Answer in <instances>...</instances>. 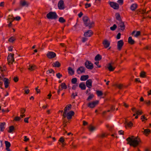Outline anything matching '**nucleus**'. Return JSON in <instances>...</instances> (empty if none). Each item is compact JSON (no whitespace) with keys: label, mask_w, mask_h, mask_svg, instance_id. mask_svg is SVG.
Returning a JSON list of instances; mask_svg holds the SVG:
<instances>
[{"label":"nucleus","mask_w":151,"mask_h":151,"mask_svg":"<svg viewBox=\"0 0 151 151\" xmlns=\"http://www.w3.org/2000/svg\"><path fill=\"white\" fill-rule=\"evenodd\" d=\"M126 140L128 142L127 144L134 147H137L141 142L140 139L138 137H134V136L129 137L126 139Z\"/></svg>","instance_id":"1"},{"label":"nucleus","mask_w":151,"mask_h":151,"mask_svg":"<svg viewBox=\"0 0 151 151\" xmlns=\"http://www.w3.org/2000/svg\"><path fill=\"white\" fill-rule=\"evenodd\" d=\"M83 20L86 26H88L89 29L94 26V22H91L90 20L87 17H84L83 18Z\"/></svg>","instance_id":"2"},{"label":"nucleus","mask_w":151,"mask_h":151,"mask_svg":"<svg viewBox=\"0 0 151 151\" xmlns=\"http://www.w3.org/2000/svg\"><path fill=\"white\" fill-rule=\"evenodd\" d=\"M46 17L48 19H55L57 18L58 16L55 12H50L47 14Z\"/></svg>","instance_id":"3"},{"label":"nucleus","mask_w":151,"mask_h":151,"mask_svg":"<svg viewBox=\"0 0 151 151\" xmlns=\"http://www.w3.org/2000/svg\"><path fill=\"white\" fill-rule=\"evenodd\" d=\"M72 106L71 104H69L67 105L66 107L64 109V111L63 113V119L65 118L67 116V112L68 111L70 110Z\"/></svg>","instance_id":"4"},{"label":"nucleus","mask_w":151,"mask_h":151,"mask_svg":"<svg viewBox=\"0 0 151 151\" xmlns=\"http://www.w3.org/2000/svg\"><path fill=\"white\" fill-rule=\"evenodd\" d=\"M116 23L118 24V28L122 31H123L125 29L124 22L121 20L116 22Z\"/></svg>","instance_id":"5"},{"label":"nucleus","mask_w":151,"mask_h":151,"mask_svg":"<svg viewBox=\"0 0 151 151\" xmlns=\"http://www.w3.org/2000/svg\"><path fill=\"white\" fill-rule=\"evenodd\" d=\"M85 65L88 69L92 70L93 68V64L90 61L86 60L85 63Z\"/></svg>","instance_id":"6"},{"label":"nucleus","mask_w":151,"mask_h":151,"mask_svg":"<svg viewBox=\"0 0 151 151\" xmlns=\"http://www.w3.org/2000/svg\"><path fill=\"white\" fill-rule=\"evenodd\" d=\"M14 54L10 53L7 57V59L8 61V64L10 65V63H12L14 61Z\"/></svg>","instance_id":"7"},{"label":"nucleus","mask_w":151,"mask_h":151,"mask_svg":"<svg viewBox=\"0 0 151 151\" xmlns=\"http://www.w3.org/2000/svg\"><path fill=\"white\" fill-rule=\"evenodd\" d=\"M85 68L83 66H80L77 70L76 72L78 74H79L82 73H85L86 71Z\"/></svg>","instance_id":"8"},{"label":"nucleus","mask_w":151,"mask_h":151,"mask_svg":"<svg viewBox=\"0 0 151 151\" xmlns=\"http://www.w3.org/2000/svg\"><path fill=\"white\" fill-rule=\"evenodd\" d=\"M99 103V101H96L92 102L89 103L88 104V106L91 108H93L95 107Z\"/></svg>","instance_id":"9"},{"label":"nucleus","mask_w":151,"mask_h":151,"mask_svg":"<svg viewBox=\"0 0 151 151\" xmlns=\"http://www.w3.org/2000/svg\"><path fill=\"white\" fill-rule=\"evenodd\" d=\"M114 63L111 62L108 63L107 65V68L109 71H113L114 70L115 67H113L112 65H113Z\"/></svg>","instance_id":"10"},{"label":"nucleus","mask_w":151,"mask_h":151,"mask_svg":"<svg viewBox=\"0 0 151 151\" xmlns=\"http://www.w3.org/2000/svg\"><path fill=\"white\" fill-rule=\"evenodd\" d=\"M117 44V49L118 50H120L124 44L123 40H121L119 41Z\"/></svg>","instance_id":"11"},{"label":"nucleus","mask_w":151,"mask_h":151,"mask_svg":"<svg viewBox=\"0 0 151 151\" xmlns=\"http://www.w3.org/2000/svg\"><path fill=\"white\" fill-rule=\"evenodd\" d=\"M47 56L48 58L52 59L55 58L56 56V54L53 52H50L47 54Z\"/></svg>","instance_id":"12"},{"label":"nucleus","mask_w":151,"mask_h":151,"mask_svg":"<svg viewBox=\"0 0 151 151\" xmlns=\"http://www.w3.org/2000/svg\"><path fill=\"white\" fill-rule=\"evenodd\" d=\"M109 4L110 6L114 9H117L119 8V5L117 3L110 2Z\"/></svg>","instance_id":"13"},{"label":"nucleus","mask_w":151,"mask_h":151,"mask_svg":"<svg viewBox=\"0 0 151 151\" xmlns=\"http://www.w3.org/2000/svg\"><path fill=\"white\" fill-rule=\"evenodd\" d=\"M58 6L60 9H64V2L63 0H60L59 2Z\"/></svg>","instance_id":"14"},{"label":"nucleus","mask_w":151,"mask_h":151,"mask_svg":"<svg viewBox=\"0 0 151 151\" xmlns=\"http://www.w3.org/2000/svg\"><path fill=\"white\" fill-rule=\"evenodd\" d=\"M66 114L67 118L68 119H71L72 116L74 114V112L73 111H71Z\"/></svg>","instance_id":"15"},{"label":"nucleus","mask_w":151,"mask_h":151,"mask_svg":"<svg viewBox=\"0 0 151 151\" xmlns=\"http://www.w3.org/2000/svg\"><path fill=\"white\" fill-rule=\"evenodd\" d=\"M92 81L91 79L88 80L86 82V85L87 87L89 88H91L92 86Z\"/></svg>","instance_id":"16"},{"label":"nucleus","mask_w":151,"mask_h":151,"mask_svg":"<svg viewBox=\"0 0 151 151\" xmlns=\"http://www.w3.org/2000/svg\"><path fill=\"white\" fill-rule=\"evenodd\" d=\"M6 148V149L7 151H11L9 147L11 146V144L8 141H5Z\"/></svg>","instance_id":"17"},{"label":"nucleus","mask_w":151,"mask_h":151,"mask_svg":"<svg viewBox=\"0 0 151 151\" xmlns=\"http://www.w3.org/2000/svg\"><path fill=\"white\" fill-rule=\"evenodd\" d=\"M103 44L104 47L106 48L109 47L110 45V42L106 40L104 41Z\"/></svg>","instance_id":"18"},{"label":"nucleus","mask_w":151,"mask_h":151,"mask_svg":"<svg viewBox=\"0 0 151 151\" xmlns=\"http://www.w3.org/2000/svg\"><path fill=\"white\" fill-rule=\"evenodd\" d=\"M3 81L4 82L5 88H7L9 86V79L5 78H4Z\"/></svg>","instance_id":"19"},{"label":"nucleus","mask_w":151,"mask_h":151,"mask_svg":"<svg viewBox=\"0 0 151 151\" xmlns=\"http://www.w3.org/2000/svg\"><path fill=\"white\" fill-rule=\"evenodd\" d=\"M93 34V32L91 30H88L85 32L84 34V36L86 37H90Z\"/></svg>","instance_id":"20"},{"label":"nucleus","mask_w":151,"mask_h":151,"mask_svg":"<svg viewBox=\"0 0 151 151\" xmlns=\"http://www.w3.org/2000/svg\"><path fill=\"white\" fill-rule=\"evenodd\" d=\"M138 5L137 4L134 3L132 4L130 6V9L132 11H135L137 8Z\"/></svg>","instance_id":"21"},{"label":"nucleus","mask_w":151,"mask_h":151,"mask_svg":"<svg viewBox=\"0 0 151 151\" xmlns=\"http://www.w3.org/2000/svg\"><path fill=\"white\" fill-rule=\"evenodd\" d=\"M79 87L82 90H85L86 89V86L84 83H81L79 85Z\"/></svg>","instance_id":"22"},{"label":"nucleus","mask_w":151,"mask_h":151,"mask_svg":"<svg viewBox=\"0 0 151 151\" xmlns=\"http://www.w3.org/2000/svg\"><path fill=\"white\" fill-rule=\"evenodd\" d=\"M5 123L4 122H1L0 124V131L3 132L5 129L4 126Z\"/></svg>","instance_id":"23"},{"label":"nucleus","mask_w":151,"mask_h":151,"mask_svg":"<svg viewBox=\"0 0 151 151\" xmlns=\"http://www.w3.org/2000/svg\"><path fill=\"white\" fill-rule=\"evenodd\" d=\"M52 66L55 67L59 68L61 65L60 63L58 61H56L52 64Z\"/></svg>","instance_id":"24"},{"label":"nucleus","mask_w":151,"mask_h":151,"mask_svg":"<svg viewBox=\"0 0 151 151\" xmlns=\"http://www.w3.org/2000/svg\"><path fill=\"white\" fill-rule=\"evenodd\" d=\"M88 75H83L81 76L80 79L82 81H85L88 79Z\"/></svg>","instance_id":"25"},{"label":"nucleus","mask_w":151,"mask_h":151,"mask_svg":"<svg viewBox=\"0 0 151 151\" xmlns=\"http://www.w3.org/2000/svg\"><path fill=\"white\" fill-rule=\"evenodd\" d=\"M128 42L129 44L133 45L135 41L132 39V37H129L128 39Z\"/></svg>","instance_id":"26"},{"label":"nucleus","mask_w":151,"mask_h":151,"mask_svg":"<svg viewBox=\"0 0 151 151\" xmlns=\"http://www.w3.org/2000/svg\"><path fill=\"white\" fill-rule=\"evenodd\" d=\"M69 73L71 75H73L74 74V71L71 68L69 67L68 68Z\"/></svg>","instance_id":"27"},{"label":"nucleus","mask_w":151,"mask_h":151,"mask_svg":"<svg viewBox=\"0 0 151 151\" xmlns=\"http://www.w3.org/2000/svg\"><path fill=\"white\" fill-rule=\"evenodd\" d=\"M144 134L146 136H147L150 133V131L149 129H144L143 132Z\"/></svg>","instance_id":"28"},{"label":"nucleus","mask_w":151,"mask_h":151,"mask_svg":"<svg viewBox=\"0 0 151 151\" xmlns=\"http://www.w3.org/2000/svg\"><path fill=\"white\" fill-rule=\"evenodd\" d=\"M116 18L118 22L121 21V17L120 14L118 13H116L115 14Z\"/></svg>","instance_id":"29"},{"label":"nucleus","mask_w":151,"mask_h":151,"mask_svg":"<svg viewBox=\"0 0 151 151\" xmlns=\"http://www.w3.org/2000/svg\"><path fill=\"white\" fill-rule=\"evenodd\" d=\"M102 58V57L99 54L97 55L95 57V60L96 61H99Z\"/></svg>","instance_id":"30"},{"label":"nucleus","mask_w":151,"mask_h":151,"mask_svg":"<svg viewBox=\"0 0 151 151\" xmlns=\"http://www.w3.org/2000/svg\"><path fill=\"white\" fill-rule=\"evenodd\" d=\"M36 69V66L35 65H29L28 68L29 70L31 71H33Z\"/></svg>","instance_id":"31"},{"label":"nucleus","mask_w":151,"mask_h":151,"mask_svg":"<svg viewBox=\"0 0 151 151\" xmlns=\"http://www.w3.org/2000/svg\"><path fill=\"white\" fill-rule=\"evenodd\" d=\"M20 5L22 6H24L26 5L28 6V4L25 1H21L20 2Z\"/></svg>","instance_id":"32"},{"label":"nucleus","mask_w":151,"mask_h":151,"mask_svg":"<svg viewBox=\"0 0 151 151\" xmlns=\"http://www.w3.org/2000/svg\"><path fill=\"white\" fill-rule=\"evenodd\" d=\"M62 89H66L67 88V86L65 83H61L60 86Z\"/></svg>","instance_id":"33"},{"label":"nucleus","mask_w":151,"mask_h":151,"mask_svg":"<svg viewBox=\"0 0 151 151\" xmlns=\"http://www.w3.org/2000/svg\"><path fill=\"white\" fill-rule=\"evenodd\" d=\"M88 129L90 131L93 132L95 130L96 128L95 127L92 126L91 125H90L88 127Z\"/></svg>","instance_id":"34"},{"label":"nucleus","mask_w":151,"mask_h":151,"mask_svg":"<svg viewBox=\"0 0 151 151\" xmlns=\"http://www.w3.org/2000/svg\"><path fill=\"white\" fill-rule=\"evenodd\" d=\"M14 129V126H11L9 127V130L8 132H9L11 133L12 132Z\"/></svg>","instance_id":"35"},{"label":"nucleus","mask_w":151,"mask_h":151,"mask_svg":"<svg viewBox=\"0 0 151 151\" xmlns=\"http://www.w3.org/2000/svg\"><path fill=\"white\" fill-rule=\"evenodd\" d=\"M96 93L97 96H101L103 94L102 91H96Z\"/></svg>","instance_id":"36"},{"label":"nucleus","mask_w":151,"mask_h":151,"mask_svg":"<svg viewBox=\"0 0 151 151\" xmlns=\"http://www.w3.org/2000/svg\"><path fill=\"white\" fill-rule=\"evenodd\" d=\"M126 123L127 124V125L125 126V127L126 128H127V126L130 127L132 126L133 125V123L131 122H130L128 123L126 122Z\"/></svg>","instance_id":"37"},{"label":"nucleus","mask_w":151,"mask_h":151,"mask_svg":"<svg viewBox=\"0 0 151 151\" xmlns=\"http://www.w3.org/2000/svg\"><path fill=\"white\" fill-rule=\"evenodd\" d=\"M59 21L61 23H63L65 22V20L63 17H60L59 19Z\"/></svg>","instance_id":"38"},{"label":"nucleus","mask_w":151,"mask_h":151,"mask_svg":"<svg viewBox=\"0 0 151 151\" xmlns=\"http://www.w3.org/2000/svg\"><path fill=\"white\" fill-rule=\"evenodd\" d=\"M8 20H9V21L10 22V23L8 25V26L9 27H10L12 26V22L14 20V19H12V18L11 19V18H9Z\"/></svg>","instance_id":"39"},{"label":"nucleus","mask_w":151,"mask_h":151,"mask_svg":"<svg viewBox=\"0 0 151 151\" xmlns=\"http://www.w3.org/2000/svg\"><path fill=\"white\" fill-rule=\"evenodd\" d=\"M16 39L15 37H12L9 39L8 41L11 42H13Z\"/></svg>","instance_id":"40"},{"label":"nucleus","mask_w":151,"mask_h":151,"mask_svg":"<svg viewBox=\"0 0 151 151\" xmlns=\"http://www.w3.org/2000/svg\"><path fill=\"white\" fill-rule=\"evenodd\" d=\"M117 27V26L115 24H114L113 26L110 27V29L112 31L115 30Z\"/></svg>","instance_id":"41"},{"label":"nucleus","mask_w":151,"mask_h":151,"mask_svg":"<svg viewBox=\"0 0 151 151\" xmlns=\"http://www.w3.org/2000/svg\"><path fill=\"white\" fill-rule=\"evenodd\" d=\"M140 76L142 78H145L146 77V73L144 71H142L140 73Z\"/></svg>","instance_id":"42"},{"label":"nucleus","mask_w":151,"mask_h":151,"mask_svg":"<svg viewBox=\"0 0 151 151\" xmlns=\"http://www.w3.org/2000/svg\"><path fill=\"white\" fill-rule=\"evenodd\" d=\"M94 95L93 94H90L87 99V100L90 101L94 97Z\"/></svg>","instance_id":"43"},{"label":"nucleus","mask_w":151,"mask_h":151,"mask_svg":"<svg viewBox=\"0 0 151 151\" xmlns=\"http://www.w3.org/2000/svg\"><path fill=\"white\" fill-rule=\"evenodd\" d=\"M77 81V79L76 78H73L71 80V82L73 84H76Z\"/></svg>","instance_id":"44"},{"label":"nucleus","mask_w":151,"mask_h":151,"mask_svg":"<svg viewBox=\"0 0 151 151\" xmlns=\"http://www.w3.org/2000/svg\"><path fill=\"white\" fill-rule=\"evenodd\" d=\"M59 141L61 142V143L63 145L64 144V139L63 137H61L60 138Z\"/></svg>","instance_id":"45"},{"label":"nucleus","mask_w":151,"mask_h":151,"mask_svg":"<svg viewBox=\"0 0 151 151\" xmlns=\"http://www.w3.org/2000/svg\"><path fill=\"white\" fill-rule=\"evenodd\" d=\"M142 112L140 110H138L136 112V114L137 115H141L142 114Z\"/></svg>","instance_id":"46"},{"label":"nucleus","mask_w":151,"mask_h":151,"mask_svg":"<svg viewBox=\"0 0 151 151\" xmlns=\"http://www.w3.org/2000/svg\"><path fill=\"white\" fill-rule=\"evenodd\" d=\"M115 109V108L113 106H111L110 108V110H109L107 111V112H112L114 111Z\"/></svg>","instance_id":"47"},{"label":"nucleus","mask_w":151,"mask_h":151,"mask_svg":"<svg viewBox=\"0 0 151 151\" xmlns=\"http://www.w3.org/2000/svg\"><path fill=\"white\" fill-rule=\"evenodd\" d=\"M140 35V32L139 31H137L136 34L134 35V36L136 37H138Z\"/></svg>","instance_id":"48"},{"label":"nucleus","mask_w":151,"mask_h":151,"mask_svg":"<svg viewBox=\"0 0 151 151\" xmlns=\"http://www.w3.org/2000/svg\"><path fill=\"white\" fill-rule=\"evenodd\" d=\"M78 96L77 93L76 92L75 93H72L71 96L73 97V99L75 98V97L76 96Z\"/></svg>","instance_id":"49"},{"label":"nucleus","mask_w":151,"mask_h":151,"mask_svg":"<svg viewBox=\"0 0 151 151\" xmlns=\"http://www.w3.org/2000/svg\"><path fill=\"white\" fill-rule=\"evenodd\" d=\"M26 111V109L23 108H22L20 109L21 113L23 114Z\"/></svg>","instance_id":"50"},{"label":"nucleus","mask_w":151,"mask_h":151,"mask_svg":"<svg viewBox=\"0 0 151 151\" xmlns=\"http://www.w3.org/2000/svg\"><path fill=\"white\" fill-rule=\"evenodd\" d=\"M48 72L49 73H51L53 72V74H54L55 73L54 71L52 69H50V70H49L47 71V73Z\"/></svg>","instance_id":"51"},{"label":"nucleus","mask_w":151,"mask_h":151,"mask_svg":"<svg viewBox=\"0 0 151 151\" xmlns=\"http://www.w3.org/2000/svg\"><path fill=\"white\" fill-rule=\"evenodd\" d=\"M56 75L57 77L59 78H60V77L62 76V75L61 74L59 73H57Z\"/></svg>","instance_id":"52"},{"label":"nucleus","mask_w":151,"mask_h":151,"mask_svg":"<svg viewBox=\"0 0 151 151\" xmlns=\"http://www.w3.org/2000/svg\"><path fill=\"white\" fill-rule=\"evenodd\" d=\"M21 119V118L17 116L15 117L14 120L16 121H19Z\"/></svg>","instance_id":"53"},{"label":"nucleus","mask_w":151,"mask_h":151,"mask_svg":"<svg viewBox=\"0 0 151 151\" xmlns=\"http://www.w3.org/2000/svg\"><path fill=\"white\" fill-rule=\"evenodd\" d=\"M85 7L87 8L90 7L91 6V4H88L87 3L85 4Z\"/></svg>","instance_id":"54"},{"label":"nucleus","mask_w":151,"mask_h":151,"mask_svg":"<svg viewBox=\"0 0 151 151\" xmlns=\"http://www.w3.org/2000/svg\"><path fill=\"white\" fill-rule=\"evenodd\" d=\"M116 86L119 89H121L123 87V85L121 84L117 85Z\"/></svg>","instance_id":"55"},{"label":"nucleus","mask_w":151,"mask_h":151,"mask_svg":"<svg viewBox=\"0 0 151 151\" xmlns=\"http://www.w3.org/2000/svg\"><path fill=\"white\" fill-rule=\"evenodd\" d=\"M144 102L147 106L150 105L151 103V102L150 101H145Z\"/></svg>","instance_id":"56"},{"label":"nucleus","mask_w":151,"mask_h":151,"mask_svg":"<svg viewBox=\"0 0 151 151\" xmlns=\"http://www.w3.org/2000/svg\"><path fill=\"white\" fill-rule=\"evenodd\" d=\"M121 34L120 33H119L117 35L116 38L117 39H119L120 38Z\"/></svg>","instance_id":"57"},{"label":"nucleus","mask_w":151,"mask_h":151,"mask_svg":"<svg viewBox=\"0 0 151 151\" xmlns=\"http://www.w3.org/2000/svg\"><path fill=\"white\" fill-rule=\"evenodd\" d=\"M117 2L120 4L122 5L123 3V0H118Z\"/></svg>","instance_id":"58"},{"label":"nucleus","mask_w":151,"mask_h":151,"mask_svg":"<svg viewBox=\"0 0 151 151\" xmlns=\"http://www.w3.org/2000/svg\"><path fill=\"white\" fill-rule=\"evenodd\" d=\"M20 19L21 18L19 16H17L14 18V19L18 21H19Z\"/></svg>","instance_id":"59"},{"label":"nucleus","mask_w":151,"mask_h":151,"mask_svg":"<svg viewBox=\"0 0 151 151\" xmlns=\"http://www.w3.org/2000/svg\"><path fill=\"white\" fill-rule=\"evenodd\" d=\"M95 64L99 68H100L101 67V66L100 65H99V61H96L95 63Z\"/></svg>","instance_id":"60"},{"label":"nucleus","mask_w":151,"mask_h":151,"mask_svg":"<svg viewBox=\"0 0 151 151\" xmlns=\"http://www.w3.org/2000/svg\"><path fill=\"white\" fill-rule=\"evenodd\" d=\"M14 81L15 82H17L18 81V77H14Z\"/></svg>","instance_id":"61"},{"label":"nucleus","mask_w":151,"mask_h":151,"mask_svg":"<svg viewBox=\"0 0 151 151\" xmlns=\"http://www.w3.org/2000/svg\"><path fill=\"white\" fill-rule=\"evenodd\" d=\"M38 87L37 86V87L35 88V90L36 91L37 93H40V91L39 89H38Z\"/></svg>","instance_id":"62"},{"label":"nucleus","mask_w":151,"mask_h":151,"mask_svg":"<svg viewBox=\"0 0 151 151\" xmlns=\"http://www.w3.org/2000/svg\"><path fill=\"white\" fill-rule=\"evenodd\" d=\"M29 140V139L28 138H27V137L26 136H24V141L25 142H27L28 140Z\"/></svg>","instance_id":"63"},{"label":"nucleus","mask_w":151,"mask_h":151,"mask_svg":"<svg viewBox=\"0 0 151 151\" xmlns=\"http://www.w3.org/2000/svg\"><path fill=\"white\" fill-rule=\"evenodd\" d=\"M124 132L122 130H120L119 131V134H123Z\"/></svg>","instance_id":"64"}]
</instances>
